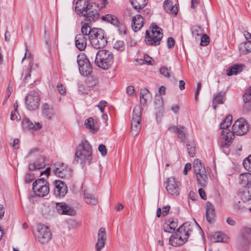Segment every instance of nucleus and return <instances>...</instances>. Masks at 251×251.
<instances>
[{"mask_svg": "<svg viewBox=\"0 0 251 251\" xmlns=\"http://www.w3.org/2000/svg\"><path fill=\"white\" fill-rule=\"evenodd\" d=\"M249 130V126L243 118H240L235 122L232 131L229 129L222 130L221 135L220 145L223 148H228L233 142L234 135H243Z\"/></svg>", "mask_w": 251, "mask_h": 251, "instance_id": "f257e3e1", "label": "nucleus"}, {"mask_svg": "<svg viewBox=\"0 0 251 251\" xmlns=\"http://www.w3.org/2000/svg\"><path fill=\"white\" fill-rule=\"evenodd\" d=\"M93 159V149L87 140H82L77 146L73 163L80 164L83 168L85 164L89 165Z\"/></svg>", "mask_w": 251, "mask_h": 251, "instance_id": "f03ea898", "label": "nucleus"}, {"mask_svg": "<svg viewBox=\"0 0 251 251\" xmlns=\"http://www.w3.org/2000/svg\"><path fill=\"white\" fill-rule=\"evenodd\" d=\"M113 60L114 55L110 51L100 50L96 53L95 63L99 68L106 70L111 66Z\"/></svg>", "mask_w": 251, "mask_h": 251, "instance_id": "7ed1b4c3", "label": "nucleus"}, {"mask_svg": "<svg viewBox=\"0 0 251 251\" xmlns=\"http://www.w3.org/2000/svg\"><path fill=\"white\" fill-rule=\"evenodd\" d=\"M83 6L77 9V11L85 17V20L90 22H94L99 17V14L96 9V5L94 3H89L88 1H82Z\"/></svg>", "mask_w": 251, "mask_h": 251, "instance_id": "20e7f679", "label": "nucleus"}, {"mask_svg": "<svg viewBox=\"0 0 251 251\" xmlns=\"http://www.w3.org/2000/svg\"><path fill=\"white\" fill-rule=\"evenodd\" d=\"M89 39L92 46L96 49L103 48L107 42L104 30L100 28H93Z\"/></svg>", "mask_w": 251, "mask_h": 251, "instance_id": "39448f33", "label": "nucleus"}, {"mask_svg": "<svg viewBox=\"0 0 251 251\" xmlns=\"http://www.w3.org/2000/svg\"><path fill=\"white\" fill-rule=\"evenodd\" d=\"M162 37V29L155 25L146 31L145 41L147 45L157 46L160 44Z\"/></svg>", "mask_w": 251, "mask_h": 251, "instance_id": "423d86ee", "label": "nucleus"}, {"mask_svg": "<svg viewBox=\"0 0 251 251\" xmlns=\"http://www.w3.org/2000/svg\"><path fill=\"white\" fill-rule=\"evenodd\" d=\"M193 169L199 184L201 187H205L208 182V177L204 165L199 159L195 160Z\"/></svg>", "mask_w": 251, "mask_h": 251, "instance_id": "0eeeda50", "label": "nucleus"}, {"mask_svg": "<svg viewBox=\"0 0 251 251\" xmlns=\"http://www.w3.org/2000/svg\"><path fill=\"white\" fill-rule=\"evenodd\" d=\"M32 189L35 195L40 197L46 196L50 191L49 183L43 178L37 179L33 183Z\"/></svg>", "mask_w": 251, "mask_h": 251, "instance_id": "6e6552de", "label": "nucleus"}, {"mask_svg": "<svg viewBox=\"0 0 251 251\" xmlns=\"http://www.w3.org/2000/svg\"><path fill=\"white\" fill-rule=\"evenodd\" d=\"M77 62L80 73L83 76H88L92 72V67L84 54H79Z\"/></svg>", "mask_w": 251, "mask_h": 251, "instance_id": "1a4fd4ad", "label": "nucleus"}, {"mask_svg": "<svg viewBox=\"0 0 251 251\" xmlns=\"http://www.w3.org/2000/svg\"><path fill=\"white\" fill-rule=\"evenodd\" d=\"M54 174L61 178H69L72 175V170L63 163H55L52 166Z\"/></svg>", "mask_w": 251, "mask_h": 251, "instance_id": "9d476101", "label": "nucleus"}, {"mask_svg": "<svg viewBox=\"0 0 251 251\" xmlns=\"http://www.w3.org/2000/svg\"><path fill=\"white\" fill-rule=\"evenodd\" d=\"M132 116L131 129L132 135L135 136L138 134L141 129V111L139 107L134 109Z\"/></svg>", "mask_w": 251, "mask_h": 251, "instance_id": "9b49d317", "label": "nucleus"}, {"mask_svg": "<svg viewBox=\"0 0 251 251\" xmlns=\"http://www.w3.org/2000/svg\"><path fill=\"white\" fill-rule=\"evenodd\" d=\"M39 94L38 91H31L25 98V103L28 109H36L39 103Z\"/></svg>", "mask_w": 251, "mask_h": 251, "instance_id": "f8f14e48", "label": "nucleus"}, {"mask_svg": "<svg viewBox=\"0 0 251 251\" xmlns=\"http://www.w3.org/2000/svg\"><path fill=\"white\" fill-rule=\"evenodd\" d=\"M180 182L176 180L174 177L171 176L168 178L166 182V189L170 194L178 196L180 193Z\"/></svg>", "mask_w": 251, "mask_h": 251, "instance_id": "ddd939ff", "label": "nucleus"}, {"mask_svg": "<svg viewBox=\"0 0 251 251\" xmlns=\"http://www.w3.org/2000/svg\"><path fill=\"white\" fill-rule=\"evenodd\" d=\"M36 237L40 243L45 244L50 240L51 233L47 226H40L38 227Z\"/></svg>", "mask_w": 251, "mask_h": 251, "instance_id": "4468645a", "label": "nucleus"}, {"mask_svg": "<svg viewBox=\"0 0 251 251\" xmlns=\"http://www.w3.org/2000/svg\"><path fill=\"white\" fill-rule=\"evenodd\" d=\"M193 232V226L189 223L187 222L183 224L176 230V233H178V235L181 236V238L187 241L188 238L192 235Z\"/></svg>", "mask_w": 251, "mask_h": 251, "instance_id": "2eb2a0df", "label": "nucleus"}, {"mask_svg": "<svg viewBox=\"0 0 251 251\" xmlns=\"http://www.w3.org/2000/svg\"><path fill=\"white\" fill-rule=\"evenodd\" d=\"M54 195L56 197H64L68 192V187L62 181L56 180L53 182Z\"/></svg>", "mask_w": 251, "mask_h": 251, "instance_id": "dca6fc26", "label": "nucleus"}, {"mask_svg": "<svg viewBox=\"0 0 251 251\" xmlns=\"http://www.w3.org/2000/svg\"><path fill=\"white\" fill-rule=\"evenodd\" d=\"M251 243V229L244 228L241 233L239 239V246L243 248H246Z\"/></svg>", "mask_w": 251, "mask_h": 251, "instance_id": "f3484780", "label": "nucleus"}, {"mask_svg": "<svg viewBox=\"0 0 251 251\" xmlns=\"http://www.w3.org/2000/svg\"><path fill=\"white\" fill-rule=\"evenodd\" d=\"M56 112L52 105L44 103L42 106V114L48 120H51L56 115Z\"/></svg>", "mask_w": 251, "mask_h": 251, "instance_id": "a211bd4d", "label": "nucleus"}, {"mask_svg": "<svg viewBox=\"0 0 251 251\" xmlns=\"http://www.w3.org/2000/svg\"><path fill=\"white\" fill-rule=\"evenodd\" d=\"M177 0H165L164 2V8L167 12L176 15L177 13L176 6Z\"/></svg>", "mask_w": 251, "mask_h": 251, "instance_id": "6ab92c4d", "label": "nucleus"}, {"mask_svg": "<svg viewBox=\"0 0 251 251\" xmlns=\"http://www.w3.org/2000/svg\"><path fill=\"white\" fill-rule=\"evenodd\" d=\"M22 126L25 129L38 130L42 127V124L39 122H33L28 118H25L23 120Z\"/></svg>", "mask_w": 251, "mask_h": 251, "instance_id": "aec40b11", "label": "nucleus"}, {"mask_svg": "<svg viewBox=\"0 0 251 251\" xmlns=\"http://www.w3.org/2000/svg\"><path fill=\"white\" fill-rule=\"evenodd\" d=\"M87 43V38L86 36L83 34H77L75 38V44L77 49L80 51L84 50L86 46Z\"/></svg>", "mask_w": 251, "mask_h": 251, "instance_id": "412c9836", "label": "nucleus"}, {"mask_svg": "<svg viewBox=\"0 0 251 251\" xmlns=\"http://www.w3.org/2000/svg\"><path fill=\"white\" fill-rule=\"evenodd\" d=\"M206 218L208 222L212 223L215 217V208L210 202H207L205 206Z\"/></svg>", "mask_w": 251, "mask_h": 251, "instance_id": "4be33fe9", "label": "nucleus"}, {"mask_svg": "<svg viewBox=\"0 0 251 251\" xmlns=\"http://www.w3.org/2000/svg\"><path fill=\"white\" fill-rule=\"evenodd\" d=\"M143 18L140 15H136L132 20L131 27L135 31L140 30L143 25Z\"/></svg>", "mask_w": 251, "mask_h": 251, "instance_id": "5701e85b", "label": "nucleus"}, {"mask_svg": "<svg viewBox=\"0 0 251 251\" xmlns=\"http://www.w3.org/2000/svg\"><path fill=\"white\" fill-rule=\"evenodd\" d=\"M239 180L243 187H251V173H246L240 175Z\"/></svg>", "mask_w": 251, "mask_h": 251, "instance_id": "b1692460", "label": "nucleus"}, {"mask_svg": "<svg viewBox=\"0 0 251 251\" xmlns=\"http://www.w3.org/2000/svg\"><path fill=\"white\" fill-rule=\"evenodd\" d=\"M186 241L182 239L178 233H174L170 238V244L175 247L180 246L183 245Z\"/></svg>", "mask_w": 251, "mask_h": 251, "instance_id": "393cba45", "label": "nucleus"}, {"mask_svg": "<svg viewBox=\"0 0 251 251\" xmlns=\"http://www.w3.org/2000/svg\"><path fill=\"white\" fill-rule=\"evenodd\" d=\"M106 240V235L105 228L101 227L98 231V240L96 245L104 247Z\"/></svg>", "mask_w": 251, "mask_h": 251, "instance_id": "a878e982", "label": "nucleus"}, {"mask_svg": "<svg viewBox=\"0 0 251 251\" xmlns=\"http://www.w3.org/2000/svg\"><path fill=\"white\" fill-rule=\"evenodd\" d=\"M244 66L241 64H236L226 70V75L228 76L235 75L243 70Z\"/></svg>", "mask_w": 251, "mask_h": 251, "instance_id": "bb28decb", "label": "nucleus"}, {"mask_svg": "<svg viewBox=\"0 0 251 251\" xmlns=\"http://www.w3.org/2000/svg\"><path fill=\"white\" fill-rule=\"evenodd\" d=\"M134 9L137 11L143 8L147 4V0H130Z\"/></svg>", "mask_w": 251, "mask_h": 251, "instance_id": "cd10ccee", "label": "nucleus"}, {"mask_svg": "<svg viewBox=\"0 0 251 251\" xmlns=\"http://www.w3.org/2000/svg\"><path fill=\"white\" fill-rule=\"evenodd\" d=\"M239 50L241 54H247L251 52V41L242 43L240 45Z\"/></svg>", "mask_w": 251, "mask_h": 251, "instance_id": "c85d7f7f", "label": "nucleus"}, {"mask_svg": "<svg viewBox=\"0 0 251 251\" xmlns=\"http://www.w3.org/2000/svg\"><path fill=\"white\" fill-rule=\"evenodd\" d=\"M241 198L245 201L251 200V187H244L241 192Z\"/></svg>", "mask_w": 251, "mask_h": 251, "instance_id": "c756f323", "label": "nucleus"}, {"mask_svg": "<svg viewBox=\"0 0 251 251\" xmlns=\"http://www.w3.org/2000/svg\"><path fill=\"white\" fill-rule=\"evenodd\" d=\"M224 101V94L222 92L218 93L216 96L213 98L212 106L213 109L216 110V104H223Z\"/></svg>", "mask_w": 251, "mask_h": 251, "instance_id": "7c9ffc66", "label": "nucleus"}, {"mask_svg": "<svg viewBox=\"0 0 251 251\" xmlns=\"http://www.w3.org/2000/svg\"><path fill=\"white\" fill-rule=\"evenodd\" d=\"M103 21L109 23L113 25H116L118 24V19L116 16L111 14H106L101 17Z\"/></svg>", "mask_w": 251, "mask_h": 251, "instance_id": "2f4dec72", "label": "nucleus"}, {"mask_svg": "<svg viewBox=\"0 0 251 251\" xmlns=\"http://www.w3.org/2000/svg\"><path fill=\"white\" fill-rule=\"evenodd\" d=\"M84 199L86 203L94 205L97 203V199L91 194L87 193L84 191Z\"/></svg>", "mask_w": 251, "mask_h": 251, "instance_id": "473e14b6", "label": "nucleus"}, {"mask_svg": "<svg viewBox=\"0 0 251 251\" xmlns=\"http://www.w3.org/2000/svg\"><path fill=\"white\" fill-rule=\"evenodd\" d=\"M84 125L93 133L96 132L98 130V128L94 126V120L92 118L87 119L84 122Z\"/></svg>", "mask_w": 251, "mask_h": 251, "instance_id": "72a5a7b5", "label": "nucleus"}, {"mask_svg": "<svg viewBox=\"0 0 251 251\" xmlns=\"http://www.w3.org/2000/svg\"><path fill=\"white\" fill-rule=\"evenodd\" d=\"M192 35L195 39L200 38L203 34L202 29L199 25L193 26L191 28Z\"/></svg>", "mask_w": 251, "mask_h": 251, "instance_id": "f704fd0d", "label": "nucleus"}, {"mask_svg": "<svg viewBox=\"0 0 251 251\" xmlns=\"http://www.w3.org/2000/svg\"><path fill=\"white\" fill-rule=\"evenodd\" d=\"M149 93V90L146 88L141 90L140 95V102L142 104H146L147 102Z\"/></svg>", "mask_w": 251, "mask_h": 251, "instance_id": "c9c22d12", "label": "nucleus"}, {"mask_svg": "<svg viewBox=\"0 0 251 251\" xmlns=\"http://www.w3.org/2000/svg\"><path fill=\"white\" fill-rule=\"evenodd\" d=\"M232 119V116L231 115H228L226 116V119L221 124V128L223 129V130L228 129V127L231 124Z\"/></svg>", "mask_w": 251, "mask_h": 251, "instance_id": "e433bc0d", "label": "nucleus"}, {"mask_svg": "<svg viewBox=\"0 0 251 251\" xmlns=\"http://www.w3.org/2000/svg\"><path fill=\"white\" fill-rule=\"evenodd\" d=\"M187 150L189 155L194 157L196 154V148L193 141H190L187 144Z\"/></svg>", "mask_w": 251, "mask_h": 251, "instance_id": "4c0bfd02", "label": "nucleus"}, {"mask_svg": "<svg viewBox=\"0 0 251 251\" xmlns=\"http://www.w3.org/2000/svg\"><path fill=\"white\" fill-rule=\"evenodd\" d=\"M225 235L221 232H216L212 235V240L214 242H224Z\"/></svg>", "mask_w": 251, "mask_h": 251, "instance_id": "58836bf2", "label": "nucleus"}, {"mask_svg": "<svg viewBox=\"0 0 251 251\" xmlns=\"http://www.w3.org/2000/svg\"><path fill=\"white\" fill-rule=\"evenodd\" d=\"M82 34L85 36H90L92 32V29L91 28L90 26L88 24H84L81 27Z\"/></svg>", "mask_w": 251, "mask_h": 251, "instance_id": "ea45409f", "label": "nucleus"}, {"mask_svg": "<svg viewBox=\"0 0 251 251\" xmlns=\"http://www.w3.org/2000/svg\"><path fill=\"white\" fill-rule=\"evenodd\" d=\"M64 213L62 215H67L69 216H74L75 214V211L74 208L66 203L65 209H64Z\"/></svg>", "mask_w": 251, "mask_h": 251, "instance_id": "a19ab883", "label": "nucleus"}, {"mask_svg": "<svg viewBox=\"0 0 251 251\" xmlns=\"http://www.w3.org/2000/svg\"><path fill=\"white\" fill-rule=\"evenodd\" d=\"M115 26L117 28L120 34L125 35L126 34V28L125 24L118 21V24Z\"/></svg>", "mask_w": 251, "mask_h": 251, "instance_id": "79ce46f5", "label": "nucleus"}, {"mask_svg": "<svg viewBox=\"0 0 251 251\" xmlns=\"http://www.w3.org/2000/svg\"><path fill=\"white\" fill-rule=\"evenodd\" d=\"M176 134L180 140L183 141L185 139V127L183 126H179Z\"/></svg>", "mask_w": 251, "mask_h": 251, "instance_id": "37998d69", "label": "nucleus"}, {"mask_svg": "<svg viewBox=\"0 0 251 251\" xmlns=\"http://www.w3.org/2000/svg\"><path fill=\"white\" fill-rule=\"evenodd\" d=\"M243 166L246 170L251 172V155L244 159Z\"/></svg>", "mask_w": 251, "mask_h": 251, "instance_id": "c03bdc74", "label": "nucleus"}, {"mask_svg": "<svg viewBox=\"0 0 251 251\" xmlns=\"http://www.w3.org/2000/svg\"><path fill=\"white\" fill-rule=\"evenodd\" d=\"M243 99L245 102L251 101V87H249L246 90Z\"/></svg>", "mask_w": 251, "mask_h": 251, "instance_id": "a18cd8bd", "label": "nucleus"}, {"mask_svg": "<svg viewBox=\"0 0 251 251\" xmlns=\"http://www.w3.org/2000/svg\"><path fill=\"white\" fill-rule=\"evenodd\" d=\"M160 73L165 77H169L171 75V70L166 67H161L160 69Z\"/></svg>", "mask_w": 251, "mask_h": 251, "instance_id": "49530a36", "label": "nucleus"}, {"mask_svg": "<svg viewBox=\"0 0 251 251\" xmlns=\"http://www.w3.org/2000/svg\"><path fill=\"white\" fill-rule=\"evenodd\" d=\"M66 203L60 202L57 203L56 204V208L58 213L62 215L63 213H64V209H65Z\"/></svg>", "mask_w": 251, "mask_h": 251, "instance_id": "de8ad7c7", "label": "nucleus"}, {"mask_svg": "<svg viewBox=\"0 0 251 251\" xmlns=\"http://www.w3.org/2000/svg\"><path fill=\"white\" fill-rule=\"evenodd\" d=\"M167 223L170 226L173 230H175L177 226V220L176 219H169L167 221Z\"/></svg>", "mask_w": 251, "mask_h": 251, "instance_id": "09e8293b", "label": "nucleus"}, {"mask_svg": "<svg viewBox=\"0 0 251 251\" xmlns=\"http://www.w3.org/2000/svg\"><path fill=\"white\" fill-rule=\"evenodd\" d=\"M201 40V45L203 46H206L209 42V38L206 34H203L200 37Z\"/></svg>", "mask_w": 251, "mask_h": 251, "instance_id": "8fccbe9b", "label": "nucleus"}, {"mask_svg": "<svg viewBox=\"0 0 251 251\" xmlns=\"http://www.w3.org/2000/svg\"><path fill=\"white\" fill-rule=\"evenodd\" d=\"M114 48L119 50H122L124 49L125 45L123 41H118L114 45Z\"/></svg>", "mask_w": 251, "mask_h": 251, "instance_id": "3c124183", "label": "nucleus"}, {"mask_svg": "<svg viewBox=\"0 0 251 251\" xmlns=\"http://www.w3.org/2000/svg\"><path fill=\"white\" fill-rule=\"evenodd\" d=\"M56 88L58 92L60 95H64L66 94V88L62 83H58L56 86Z\"/></svg>", "mask_w": 251, "mask_h": 251, "instance_id": "603ef678", "label": "nucleus"}, {"mask_svg": "<svg viewBox=\"0 0 251 251\" xmlns=\"http://www.w3.org/2000/svg\"><path fill=\"white\" fill-rule=\"evenodd\" d=\"M34 179V175L31 173H27L25 177V182L29 183L31 182Z\"/></svg>", "mask_w": 251, "mask_h": 251, "instance_id": "864d4df0", "label": "nucleus"}, {"mask_svg": "<svg viewBox=\"0 0 251 251\" xmlns=\"http://www.w3.org/2000/svg\"><path fill=\"white\" fill-rule=\"evenodd\" d=\"M99 151L101 153V155L103 156L106 155L107 154V149L106 147L103 145H100L98 147Z\"/></svg>", "mask_w": 251, "mask_h": 251, "instance_id": "5fc2aeb1", "label": "nucleus"}, {"mask_svg": "<svg viewBox=\"0 0 251 251\" xmlns=\"http://www.w3.org/2000/svg\"><path fill=\"white\" fill-rule=\"evenodd\" d=\"M44 158L43 157L41 156L39 159V161L36 163L37 169H40L44 167L45 165L44 163Z\"/></svg>", "mask_w": 251, "mask_h": 251, "instance_id": "6e6d98bb", "label": "nucleus"}, {"mask_svg": "<svg viewBox=\"0 0 251 251\" xmlns=\"http://www.w3.org/2000/svg\"><path fill=\"white\" fill-rule=\"evenodd\" d=\"M106 104L107 102L105 100H101L97 106L99 107L101 113H103L104 109L106 106Z\"/></svg>", "mask_w": 251, "mask_h": 251, "instance_id": "4d7b16f0", "label": "nucleus"}, {"mask_svg": "<svg viewBox=\"0 0 251 251\" xmlns=\"http://www.w3.org/2000/svg\"><path fill=\"white\" fill-rule=\"evenodd\" d=\"M17 111H12L10 115V119L11 120L19 121L21 119L20 115L18 116L16 114Z\"/></svg>", "mask_w": 251, "mask_h": 251, "instance_id": "13d9d810", "label": "nucleus"}, {"mask_svg": "<svg viewBox=\"0 0 251 251\" xmlns=\"http://www.w3.org/2000/svg\"><path fill=\"white\" fill-rule=\"evenodd\" d=\"M175 45V40L172 37H169L167 39V45L169 48H171Z\"/></svg>", "mask_w": 251, "mask_h": 251, "instance_id": "bf43d9fd", "label": "nucleus"}, {"mask_svg": "<svg viewBox=\"0 0 251 251\" xmlns=\"http://www.w3.org/2000/svg\"><path fill=\"white\" fill-rule=\"evenodd\" d=\"M191 168L192 166L190 163H186L183 170V174L185 175H187L188 171H189Z\"/></svg>", "mask_w": 251, "mask_h": 251, "instance_id": "052dcab7", "label": "nucleus"}, {"mask_svg": "<svg viewBox=\"0 0 251 251\" xmlns=\"http://www.w3.org/2000/svg\"><path fill=\"white\" fill-rule=\"evenodd\" d=\"M198 192H199V194L201 198L202 199H203L204 200L206 199V194L203 189L200 188L198 190Z\"/></svg>", "mask_w": 251, "mask_h": 251, "instance_id": "680f3d73", "label": "nucleus"}, {"mask_svg": "<svg viewBox=\"0 0 251 251\" xmlns=\"http://www.w3.org/2000/svg\"><path fill=\"white\" fill-rule=\"evenodd\" d=\"M201 82H199L197 84V89H196V92H195V98L196 100H197V97H198V96L199 94V93H200V90L201 89Z\"/></svg>", "mask_w": 251, "mask_h": 251, "instance_id": "e2e57ef3", "label": "nucleus"}, {"mask_svg": "<svg viewBox=\"0 0 251 251\" xmlns=\"http://www.w3.org/2000/svg\"><path fill=\"white\" fill-rule=\"evenodd\" d=\"M178 128L179 126H172L168 127V130L171 132L176 133L177 131L178 130Z\"/></svg>", "mask_w": 251, "mask_h": 251, "instance_id": "0e129e2a", "label": "nucleus"}, {"mask_svg": "<svg viewBox=\"0 0 251 251\" xmlns=\"http://www.w3.org/2000/svg\"><path fill=\"white\" fill-rule=\"evenodd\" d=\"M170 209V207L169 205L164 206L162 208V215L163 216H166L169 212Z\"/></svg>", "mask_w": 251, "mask_h": 251, "instance_id": "69168bd1", "label": "nucleus"}, {"mask_svg": "<svg viewBox=\"0 0 251 251\" xmlns=\"http://www.w3.org/2000/svg\"><path fill=\"white\" fill-rule=\"evenodd\" d=\"M134 91V87L132 86H128L126 88V93L129 95H132Z\"/></svg>", "mask_w": 251, "mask_h": 251, "instance_id": "338daca9", "label": "nucleus"}, {"mask_svg": "<svg viewBox=\"0 0 251 251\" xmlns=\"http://www.w3.org/2000/svg\"><path fill=\"white\" fill-rule=\"evenodd\" d=\"M164 230L165 232L172 233L174 230L169 225L167 224L164 226Z\"/></svg>", "mask_w": 251, "mask_h": 251, "instance_id": "774afa93", "label": "nucleus"}]
</instances>
